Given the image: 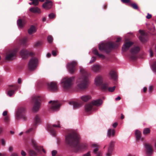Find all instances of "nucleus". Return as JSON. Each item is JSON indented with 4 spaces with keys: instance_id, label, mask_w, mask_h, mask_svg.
Returning <instances> with one entry per match:
<instances>
[{
    "instance_id": "20",
    "label": "nucleus",
    "mask_w": 156,
    "mask_h": 156,
    "mask_svg": "<svg viewBox=\"0 0 156 156\" xmlns=\"http://www.w3.org/2000/svg\"><path fill=\"white\" fill-rule=\"evenodd\" d=\"M95 84L97 86H100L102 84L103 80L102 77L100 76H97L95 79Z\"/></svg>"
},
{
    "instance_id": "11",
    "label": "nucleus",
    "mask_w": 156,
    "mask_h": 156,
    "mask_svg": "<svg viewBox=\"0 0 156 156\" xmlns=\"http://www.w3.org/2000/svg\"><path fill=\"white\" fill-rule=\"evenodd\" d=\"M77 65V63L76 61H72L68 64L67 68L69 72L71 74H73L75 72L76 66Z\"/></svg>"
},
{
    "instance_id": "9",
    "label": "nucleus",
    "mask_w": 156,
    "mask_h": 156,
    "mask_svg": "<svg viewBox=\"0 0 156 156\" xmlns=\"http://www.w3.org/2000/svg\"><path fill=\"white\" fill-rule=\"evenodd\" d=\"M38 59L33 57L30 60L28 64V68L30 70H33L37 67L38 64Z\"/></svg>"
},
{
    "instance_id": "1",
    "label": "nucleus",
    "mask_w": 156,
    "mask_h": 156,
    "mask_svg": "<svg viewBox=\"0 0 156 156\" xmlns=\"http://www.w3.org/2000/svg\"><path fill=\"white\" fill-rule=\"evenodd\" d=\"M80 139V136L77 132L72 131L66 136L65 140L68 144L76 143L73 146L74 151L76 152L84 148L83 145H80L77 144Z\"/></svg>"
},
{
    "instance_id": "4",
    "label": "nucleus",
    "mask_w": 156,
    "mask_h": 156,
    "mask_svg": "<svg viewBox=\"0 0 156 156\" xmlns=\"http://www.w3.org/2000/svg\"><path fill=\"white\" fill-rule=\"evenodd\" d=\"M74 78V76H72L63 79L62 82V85L63 88L65 90L70 89L73 84Z\"/></svg>"
},
{
    "instance_id": "52",
    "label": "nucleus",
    "mask_w": 156,
    "mask_h": 156,
    "mask_svg": "<svg viewBox=\"0 0 156 156\" xmlns=\"http://www.w3.org/2000/svg\"><path fill=\"white\" fill-rule=\"evenodd\" d=\"M57 153V151L56 150L52 151L51 152L52 156H55Z\"/></svg>"
},
{
    "instance_id": "35",
    "label": "nucleus",
    "mask_w": 156,
    "mask_h": 156,
    "mask_svg": "<svg viewBox=\"0 0 156 156\" xmlns=\"http://www.w3.org/2000/svg\"><path fill=\"white\" fill-rule=\"evenodd\" d=\"M115 142L113 141H111L109 144V146L108 147V149L109 150H111V151H112L113 148L114 147V144H115Z\"/></svg>"
},
{
    "instance_id": "48",
    "label": "nucleus",
    "mask_w": 156,
    "mask_h": 156,
    "mask_svg": "<svg viewBox=\"0 0 156 156\" xmlns=\"http://www.w3.org/2000/svg\"><path fill=\"white\" fill-rule=\"evenodd\" d=\"M96 60V58L95 57H93L91 60L90 61V63H92L94 62Z\"/></svg>"
},
{
    "instance_id": "8",
    "label": "nucleus",
    "mask_w": 156,
    "mask_h": 156,
    "mask_svg": "<svg viewBox=\"0 0 156 156\" xmlns=\"http://www.w3.org/2000/svg\"><path fill=\"white\" fill-rule=\"evenodd\" d=\"M18 50L19 49L17 48H15L12 50H10L6 54V59L8 60H13L16 56Z\"/></svg>"
},
{
    "instance_id": "26",
    "label": "nucleus",
    "mask_w": 156,
    "mask_h": 156,
    "mask_svg": "<svg viewBox=\"0 0 156 156\" xmlns=\"http://www.w3.org/2000/svg\"><path fill=\"white\" fill-rule=\"evenodd\" d=\"M41 122L40 117L38 115H36L34 119V124L35 126H37L38 124L41 123Z\"/></svg>"
},
{
    "instance_id": "42",
    "label": "nucleus",
    "mask_w": 156,
    "mask_h": 156,
    "mask_svg": "<svg viewBox=\"0 0 156 156\" xmlns=\"http://www.w3.org/2000/svg\"><path fill=\"white\" fill-rule=\"evenodd\" d=\"M48 16L50 19H54L55 18V15L53 13H51L48 15Z\"/></svg>"
},
{
    "instance_id": "10",
    "label": "nucleus",
    "mask_w": 156,
    "mask_h": 156,
    "mask_svg": "<svg viewBox=\"0 0 156 156\" xmlns=\"http://www.w3.org/2000/svg\"><path fill=\"white\" fill-rule=\"evenodd\" d=\"M140 48L138 46H134L130 50L131 55L130 58L132 60H135L136 58V54L140 51Z\"/></svg>"
},
{
    "instance_id": "3",
    "label": "nucleus",
    "mask_w": 156,
    "mask_h": 156,
    "mask_svg": "<svg viewBox=\"0 0 156 156\" xmlns=\"http://www.w3.org/2000/svg\"><path fill=\"white\" fill-rule=\"evenodd\" d=\"M121 40V38L118 37L117 39L116 43L108 42L103 43L99 45V49L101 51H104L107 54L109 53L113 49L117 48L119 45L118 43Z\"/></svg>"
},
{
    "instance_id": "25",
    "label": "nucleus",
    "mask_w": 156,
    "mask_h": 156,
    "mask_svg": "<svg viewBox=\"0 0 156 156\" xmlns=\"http://www.w3.org/2000/svg\"><path fill=\"white\" fill-rule=\"evenodd\" d=\"M26 21L24 19H19L17 21V23L18 26L20 28L23 27L26 23Z\"/></svg>"
},
{
    "instance_id": "21",
    "label": "nucleus",
    "mask_w": 156,
    "mask_h": 156,
    "mask_svg": "<svg viewBox=\"0 0 156 156\" xmlns=\"http://www.w3.org/2000/svg\"><path fill=\"white\" fill-rule=\"evenodd\" d=\"M135 135L137 140L143 141L144 139V138L141 137V133L140 131L138 130H136L135 132Z\"/></svg>"
},
{
    "instance_id": "39",
    "label": "nucleus",
    "mask_w": 156,
    "mask_h": 156,
    "mask_svg": "<svg viewBox=\"0 0 156 156\" xmlns=\"http://www.w3.org/2000/svg\"><path fill=\"white\" fill-rule=\"evenodd\" d=\"M47 40L49 43H51L53 41V38L52 36L48 35L47 37Z\"/></svg>"
},
{
    "instance_id": "34",
    "label": "nucleus",
    "mask_w": 156,
    "mask_h": 156,
    "mask_svg": "<svg viewBox=\"0 0 156 156\" xmlns=\"http://www.w3.org/2000/svg\"><path fill=\"white\" fill-rule=\"evenodd\" d=\"M32 142L33 144L34 145V149L37 151H39L40 150V148L37 145V143L34 140H32Z\"/></svg>"
},
{
    "instance_id": "40",
    "label": "nucleus",
    "mask_w": 156,
    "mask_h": 156,
    "mask_svg": "<svg viewBox=\"0 0 156 156\" xmlns=\"http://www.w3.org/2000/svg\"><path fill=\"white\" fill-rule=\"evenodd\" d=\"M150 132V130L149 128H146L144 129L143 130V133L144 134H147L149 133Z\"/></svg>"
},
{
    "instance_id": "2",
    "label": "nucleus",
    "mask_w": 156,
    "mask_h": 156,
    "mask_svg": "<svg viewBox=\"0 0 156 156\" xmlns=\"http://www.w3.org/2000/svg\"><path fill=\"white\" fill-rule=\"evenodd\" d=\"M80 71L82 75L77 80V85L80 89L84 90L87 87L89 81V74L87 71L84 69H81Z\"/></svg>"
},
{
    "instance_id": "30",
    "label": "nucleus",
    "mask_w": 156,
    "mask_h": 156,
    "mask_svg": "<svg viewBox=\"0 0 156 156\" xmlns=\"http://www.w3.org/2000/svg\"><path fill=\"white\" fill-rule=\"evenodd\" d=\"M69 104L73 106L74 109L77 108L81 106V104L75 102H70Z\"/></svg>"
},
{
    "instance_id": "60",
    "label": "nucleus",
    "mask_w": 156,
    "mask_h": 156,
    "mask_svg": "<svg viewBox=\"0 0 156 156\" xmlns=\"http://www.w3.org/2000/svg\"><path fill=\"white\" fill-rule=\"evenodd\" d=\"M13 149L12 147L10 146L9 147L8 150L9 151H11Z\"/></svg>"
},
{
    "instance_id": "28",
    "label": "nucleus",
    "mask_w": 156,
    "mask_h": 156,
    "mask_svg": "<svg viewBox=\"0 0 156 156\" xmlns=\"http://www.w3.org/2000/svg\"><path fill=\"white\" fill-rule=\"evenodd\" d=\"M115 131L113 129L110 128L107 131V135L108 137L113 136L115 135Z\"/></svg>"
},
{
    "instance_id": "50",
    "label": "nucleus",
    "mask_w": 156,
    "mask_h": 156,
    "mask_svg": "<svg viewBox=\"0 0 156 156\" xmlns=\"http://www.w3.org/2000/svg\"><path fill=\"white\" fill-rule=\"evenodd\" d=\"M57 51L56 50H53L52 51V55L54 56H55L57 55Z\"/></svg>"
},
{
    "instance_id": "13",
    "label": "nucleus",
    "mask_w": 156,
    "mask_h": 156,
    "mask_svg": "<svg viewBox=\"0 0 156 156\" xmlns=\"http://www.w3.org/2000/svg\"><path fill=\"white\" fill-rule=\"evenodd\" d=\"M49 89L52 92H56L58 90L57 83L52 82L47 84Z\"/></svg>"
},
{
    "instance_id": "64",
    "label": "nucleus",
    "mask_w": 156,
    "mask_h": 156,
    "mask_svg": "<svg viewBox=\"0 0 156 156\" xmlns=\"http://www.w3.org/2000/svg\"><path fill=\"white\" fill-rule=\"evenodd\" d=\"M107 4H105L104 5L103 9H107Z\"/></svg>"
},
{
    "instance_id": "54",
    "label": "nucleus",
    "mask_w": 156,
    "mask_h": 156,
    "mask_svg": "<svg viewBox=\"0 0 156 156\" xmlns=\"http://www.w3.org/2000/svg\"><path fill=\"white\" fill-rule=\"evenodd\" d=\"M8 112L6 111H4L2 114V115L4 116H5L8 115Z\"/></svg>"
},
{
    "instance_id": "15",
    "label": "nucleus",
    "mask_w": 156,
    "mask_h": 156,
    "mask_svg": "<svg viewBox=\"0 0 156 156\" xmlns=\"http://www.w3.org/2000/svg\"><path fill=\"white\" fill-rule=\"evenodd\" d=\"M92 148H95L93 150V152L96 154V156H102V153L101 151H98V145L96 144H93L91 145Z\"/></svg>"
},
{
    "instance_id": "51",
    "label": "nucleus",
    "mask_w": 156,
    "mask_h": 156,
    "mask_svg": "<svg viewBox=\"0 0 156 156\" xmlns=\"http://www.w3.org/2000/svg\"><path fill=\"white\" fill-rule=\"evenodd\" d=\"M153 86H150L149 89V91L150 93H151L152 92L153 90Z\"/></svg>"
},
{
    "instance_id": "14",
    "label": "nucleus",
    "mask_w": 156,
    "mask_h": 156,
    "mask_svg": "<svg viewBox=\"0 0 156 156\" xmlns=\"http://www.w3.org/2000/svg\"><path fill=\"white\" fill-rule=\"evenodd\" d=\"M20 55L22 58H26L30 56H32L33 55V53L28 51L25 49H23L20 52Z\"/></svg>"
},
{
    "instance_id": "46",
    "label": "nucleus",
    "mask_w": 156,
    "mask_h": 156,
    "mask_svg": "<svg viewBox=\"0 0 156 156\" xmlns=\"http://www.w3.org/2000/svg\"><path fill=\"white\" fill-rule=\"evenodd\" d=\"M115 88V86H114L112 87H109L108 88L107 90H108L109 91L111 92H112L114 91Z\"/></svg>"
},
{
    "instance_id": "45",
    "label": "nucleus",
    "mask_w": 156,
    "mask_h": 156,
    "mask_svg": "<svg viewBox=\"0 0 156 156\" xmlns=\"http://www.w3.org/2000/svg\"><path fill=\"white\" fill-rule=\"evenodd\" d=\"M121 2L124 4H129V5L131 2L130 0H121Z\"/></svg>"
},
{
    "instance_id": "31",
    "label": "nucleus",
    "mask_w": 156,
    "mask_h": 156,
    "mask_svg": "<svg viewBox=\"0 0 156 156\" xmlns=\"http://www.w3.org/2000/svg\"><path fill=\"white\" fill-rule=\"evenodd\" d=\"M93 53L95 55L98 56L99 58L104 59L105 58V56L102 54H99L98 50L96 49H94L93 50Z\"/></svg>"
},
{
    "instance_id": "41",
    "label": "nucleus",
    "mask_w": 156,
    "mask_h": 156,
    "mask_svg": "<svg viewBox=\"0 0 156 156\" xmlns=\"http://www.w3.org/2000/svg\"><path fill=\"white\" fill-rule=\"evenodd\" d=\"M152 70L154 72H156V62H154L152 66Z\"/></svg>"
},
{
    "instance_id": "12",
    "label": "nucleus",
    "mask_w": 156,
    "mask_h": 156,
    "mask_svg": "<svg viewBox=\"0 0 156 156\" xmlns=\"http://www.w3.org/2000/svg\"><path fill=\"white\" fill-rule=\"evenodd\" d=\"M49 104L51 103L50 106L51 109L53 111H55L58 110L61 105L60 103L58 101H49Z\"/></svg>"
},
{
    "instance_id": "7",
    "label": "nucleus",
    "mask_w": 156,
    "mask_h": 156,
    "mask_svg": "<svg viewBox=\"0 0 156 156\" xmlns=\"http://www.w3.org/2000/svg\"><path fill=\"white\" fill-rule=\"evenodd\" d=\"M25 108L24 107L20 108L16 112V117L17 119H21L24 121L27 119V117L25 115Z\"/></svg>"
},
{
    "instance_id": "27",
    "label": "nucleus",
    "mask_w": 156,
    "mask_h": 156,
    "mask_svg": "<svg viewBox=\"0 0 156 156\" xmlns=\"http://www.w3.org/2000/svg\"><path fill=\"white\" fill-rule=\"evenodd\" d=\"M30 12L34 13H41V10L37 7L31 8L29 9Z\"/></svg>"
},
{
    "instance_id": "44",
    "label": "nucleus",
    "mask_w": 156,
    "mask_h": 156,
    "mask_svg": "<svg viewBox=\"0 0 156 156\" xmlns=\"http://www.w3.org/2000/svg\"><path fill=\"white\" fill-rule=\"evenodd\" d=\"M4 121L5 122H8L10 120V117L9 115L5 116L4 118Z\"/></svg>"
},
{
    "instance_id": "47",
    "label": "nucleus",
    "mask_w": 156,
    "mask_h": 156,
    "mask_svg": "<svg viewBox=\"0 0 156 156\" xmlns=\"http://www.w3.org/2000/svg\"><path fill=\"white\" fill-rule=\"evenodd\" d=\"M30 1L34 2V5L35 6H37L39 4V2L38 0H31Z\"/></svg>"
},
{
    "instance_id": "33",
    "label": "nucleus",
    "mask_w": 156,
    "mask_h": 156,
    "mask_svg": "<svg viewBox=\"0 0 156 156\" xmlns=\"http://www.w3.org/2000/svg\"><path fill=\"white\" fill-rule=\"evenodd\" d=\"M101 84V88L102 90L105 91L108 90L109 86L108 83H104Z\"/></svg>"
},
{
    "instance_id": "43",
    "label": "nucleus",
    "mask_w": 156,
    "mask_h": 156,
    "mask_svg": "<svg viewBox=\"0 0 156 156\" xmlns=\"http://www.w3.org/2000/svg\"><path fill=\"white\" fill-rule=\"evenodd\" d=\"M49 128V129H48L50 130V132L51 134L52 135H54L55 134V131L54 129H53L51 128V127H48Z\"/></svg>"
},
{
    "instance_id": "18",
    "label": "nucleus",
    "mask_w": 156,
    "mask_h": 156,
    "mask_svg": "<svg viewBox=\"0 0 156 156\" xmlns=\"http://www.w3.org/2000/svg\"><path fill=\"white\" fill-rule=\"evenodd\" d=\"M133 43L130 41L127 42L125 43L122 47V50L123 51H126L133 44Z\"/></svg>"
},
{
    "instance_id": "57",
    "label": "nucleus",
    "mask_w": 156,
    "mask_h": 156,
    "mask_svg": "<svg viewBox=\"0 0 156 156\" xmlns=\"http://www.w3.org/2000/svg\"><path fill=\"white\" fill-rule=\"evenodd\" d=\"M1 141V143H2V145H5V141L4 139H2Z\"/></svg>"
},
{
    "instance_id": "24",
    "label": "nucleus",
    "mask_w": 156,
    "mask_h": 156,
    "mask_svg": "<svg viewBox=\"0 0 156 156\" xmlns=\"http://www.w3.org/2000/svg\"><path fill=\"white\" fill-rule=\"evenodd\" d=\"M81 99L84 102H87L91 99V97L89 95H86L82 96Z\"/></svg>"
},
{
    "instance_id": "5",
    "label": "nucleus",
    "mask_w": 156,
    "mask_h": 156,
    "mask_svg": "<svg viewBox=\"0 0 156 156\" xmlns=\"http://www.w3.org/2000/svg\"><path fill=\"white\" fill-rule=\"evenodd\" d=\"M41 97L39 96H34L32 97V102L34 104L33 110L36 112L40 108L41 104Z\"/></svg>"
},
{
    "instance_id": "29",
    "label": "nucleus",
    "mask_w": 156,
    "mask_h": 156,
    "mask_svg": "<svg viewBox=\"0 0 156 156\" xmlns=\"http://www.w3.org/2000/svg\"><path fill=\"white\" fill-rule=\"evenodd\" d=\"M36 31L35 27L34 25H31L28 30V33L30 34H31Z\"/></svg>"
},
{
    "instance_id": "62",
    "label": "nucleus",
    "mask_w": 156,
    "mask_h": 156,
    "mask_svg": "<svg viewBox=\"0 0 156 156\" xmlns=\"http://www.w3.org/2000/svg\"><path fill=\"white\" fill-rule=\"evenodd\" d=\"M32 128H30L27 131H26V132L27 133H28L32 131Z\"/></svg>"
},
{
    "instance_id": "38",
    "label": "nucleus",
    "mask_w": 156,
    "mask_h": 156,
    "mask_svg": "<svg viewBox=\"0 0 156 156\" xmlns=\"http://www.w3.org/2000/svg\"><path fill=\"white\" fill-rule=\"evenodd\" d=\"M43 44V42L41 41H38L36 42L34 44V46L35 47H38L41 46Z\"/></svg>"
},
{
    "instance_id": "17",
    "label": "nucleus",
    "mask_w": 156,
    "mask_h": 156,
    "mask_svg": "<svg viewBox=\"0 0 156 156\" xmlns=\"http://www.w3.org/2000/svg\"><path fill=\"white\" fill-rule=\"evenodd\" d=\"M53 5L52 2L48 0H46L42 5V7L45 9H51Z\"/></svg>"
},
{
    "instance_id": "59",
    "label": "nucleus",
    "mask_w": 156,
    "mask_h": 156,
    "mask_svg": "<svg viewBox=\"0 0 156 156\" xmlns=\"http://www.w3.org/2000/svg\"><path fill=\"white\" fill-rule=\"evenodd\" d=\"M21 154L23 156H25L26 154L25 152L23 151H22L21 152Z\"/></svg>"
},
{
    "instance_id": "36",
    "label": "nucleus",
    "mask_w": 156,
    "mask_h": 156,
    "mask_svg": "<svg viewBox=\"0 0 156 156\" xmlns=\"http://www.w3.org/2000/svg\"><path fill=\"white\" fill-rule=\"evenodd\" d=\"M133 8L136 10L138 9V7L137 4L135 3H132L131 2L129 5Z\"/></svg>"
},
{
    "instance_id": "56",
    "label": "nucleus",
    "mask_w": 156,
    "mask_h": 156,
    "mask_svg": "<svg viewBox=\"0 0 156 156\" xmlns=\"http://www.w3.org/2000/svg\"><path fill=\"white\" fill-rule=\"evenodd\" d=\"M83 156H90V152H88L87 154H84Z\"/></svg>"
},
{
    "instance_id": "37",
    "label": "nucleus",
    "mask_w": 156,
    "mask_h": 156,
    "mask_svg": "<svg viewBox=\"0 0 156 156\" xmlns=\"http://www.w3.org/2000/svg\"><path fill=\"white\" fill-rule=\"evenodd\" d=\"M27 41V38L25 37L22 39L21 41V44L24 46L26 45V43Z\"/></svg>"
},
{
    "instance_id": "53",
    "label": "nucleus",
    "mask_w": 156,
    "mask_h": 156,
    "mask_svg": "<svg viewBox=\"0 0 156 156\" xmlns=\"http://www.w3.org/2000/svg\"><path fill=\"white\" fill-rule=\"evenodd\" d=\"M30 153L33 156H34L36 155V153L33 150L30 151Z\"/></svg>"
},
{
    "instance_id": "32",
    "label": "nucleus",
    "mask_w": 156,
    "mask_h": 156,
    "mask_svg": "<svg viewBox=\"0 0 156 156\" xmlns=\"http://www.w3.org/2000/svg\"><path fill=\"white\" fill-rule=\"evenodd\" d=\"M100 69V66L99 65H94L91 68L92 70L95 72H97L99 71Z\"/></svg>"
},
{
    "instance_id": "23",
    "label": "nucleus",
    "mask_w": 156,
    "mask_h": 156,
    "mask_svg": "<svg viewBox=\"0 0 156 156\" xmlns=\"http://www.w3.org/2000/svg\"><path fill=\"white\" fill-rule=\"evenodd\" d=\"M109 74L111 77V79L114 80H116L117 78V76L116 72L113 70H111Z\"/></svg>"
},
{
    "instance_id": "55",
    "label": "nucleus",
    "mask_w": 156,
    "mask_h": 156,
    "mask_svg": "<svg viewBox=\"0 0 156 156\" xmlns=\"http://www.w3.org/2000/svg\"><path fill=\"white\" fill-rule=\"evenodd\" d=\"M152 17V16L151 15L149 14V13H148L147 16H146V18L147 19H150Z\"/></svg>"
},
{
    "instance_id": "19",
    "label": "nucleus",
    "mask_w": 156,
    "mask_h": 156,
    "mask_svg": "<svg viewBox=\"0 0 156 156\" xmlns=\"http://www.w3.org/2000/svg\"><path fill=\"white\" fill-rule=\"evenodd\" d=\"M145 147L147 154V155H150L153 152L152 146L149 144H146Z\"/></svg>"
},
{
    "instance_id": "61",
    "label": "nucleus",
    "mask_w": 156,
    "mask_h": 156,
    "mask_svg": "<svg viewBox=\"0 0 156 156\" xmlns=\"http://www.w3.org/2000/svg\"><path fill=\"white\" fill-rule=\"evenodd\" d=\"M118 125V123L117 122H115L113 124V127H116Z\"/></svg>"
},
{
    "instance_id": "49",
    "label": "nucleus",
    "mask_w": 156,
    "mask_h": 156,
    "mask_svg": "<svg viewBox=\"0 0 156 156\" xmlns=\"http://www.w3.org/2000/svg\"><path fill=\"white\" fill-rule=\"evenodd\" d=\"M112 151L109 150V149H108V152L106 154V156H110L111 154Z\"/></svg>"
},
{
    "instance_id": "6",
    "label": "nucleus",
    "mask_w": 156,
    "mask_h": 156,
    "mask_svg": "<svg viewBox=\"0 0 156 156\" xmlns=\"http://www.w3.org/2000/svg\"><path fill=\"white\" fill-rule=\"evenodd\" d=\"M102 101L101 99L93 100L91 103L87 104L85 105V111L87 112H89L92 109L93 105L99 106L102 104Z\"/></svg>"
},
{
    "instance_id": "58",
    "label": "nucleus",
    "mask_w": 156,
    "mask_h": 156,
    "mask_svg": "<svg viewBox=\"0 0 156 156\" xmlns=\"http://www.w3.org/2000/svg\"><path fill=\"white\" fill-rule=\"evenodd\" d=\"M58 125H56V124H53L52 126V127H60V124L59 123V122H58Z\"/></svg>"
},
{
    "instance_id": "16",
    "label": "nucleus",
    "mask_w": 156,
    "mask_h": 156,
    "mask_svg": "<svg viewBox=\"0 0 156 156\" xmlns=\"http://www.w3.org/2000/svg\"><path fill=\"white\" fill-rule=\"evenodd\" d=\"M17 89V87L16 85H10L9 87V90L8 92V95L11 97L14 93V91Z\"/></svg>"
},
{
    "instance_id": "22",
    "label": "nucleus",
    "mask_w": 156,
    "mask_h": 156,
    "mask_svg": "<svg viewBox=\"0 0 156 156\" xmlns=\"http://www.w3.org/2000/svg\"><path fill=\"white\" fill-rule=\"evenodd\" d=\"M139 33L140 34V35L139 37L140 40L142 42H145L146 41V39L145 38V33L141 30H139Z\"/></svg>"
},
{
    "instance_id": "63",
    "label": "nucleus",
    "mask_w": 156,
    "mask_h": 156,
    "mask_svg": "<svg viewBox=\"0 0 156 156\" xmlns=\"http://www.w3.org/2000/svg\"><path fill=\"white\" fill-rule=\"evenodd\" d=\"M125 117L124 115L122 114H121V116L120 117V119H124Z\"/></svg>"
}]
</instances>
